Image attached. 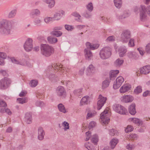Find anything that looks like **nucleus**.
Segmentation results:
<instances>
[{
  "label": "nucleus",
  "mask_w": 150,
  "mask_h": 150,
  "mask_svg": "<svg viewBox=\"0 0 150 150\" xmlns=\"http://www.w3.org/2000/svg\"><path fill=\"white\" fill-rule=\"evenodd\" d=\"M15 23L14 20L2 19L1 21V33L5 35L11 34L13 28V25Z\"/></svg>",
  "instance_id": "nucleus-1"
},
{
  "label": "nucleus",
  "mask_w": 150,
  "mask_h": 150,
  "mask_svg": "<svg viewBox=\"0 0 150 150\" xmlns=\"http://www.w3.org/2000/svg\"><path fill=\"white\" fill-rule=\"evenodd\" d=\"M41 54L45 57H48L53 54L54 52V49L48 44H42L40 46Z\"/></svg>",
  "instance_id": "nucleus-2"
},
{
  "label": "nucleus",
  "mask_w": 150,
  "mask_h": 150,
  "mask_svg": "<svg viewBox=\"0 0 150 150\" xmlns=\"http://www.w3.org/2000/svg\"><path fill=\"white\" fill-rule=\"evenodd\" d=\"M112 50L109 47H103L100 51V57L102 59H105L109 58L112 55Z\"/></svg>",
  "instance_id": "nucleus-3"
},
{
  "label": "nucleus",
  "mask_w": 150,
  "mask_h": 150,
  "mask_svg": "<svg viewBox=\"0 0 150 150\" xmlns=\"http://www.w3.org/2000/svg\"><path fill=\"white\" fill-rule=\"evenodd\" d=\"M139 10L140 16L141 20H142L146 17L147 14H148L150 16V6L146 7L144 6L141 5Z\"/></svg>",
  "instance_id": "nucleus-4"
},
{
  "label": "nucleus",
  "mask_w": 150,
  "mask_h": 150,
  "mask_svg": "<svg viewBox=\"0 0 150 150\" xmlns=\"http://www.w3.org/2000/svg\"><path fill=\"white\" fill-rule=\"evenodd\" d=\"M121 35V40L124 43H127L131 37L130 32L127 30L123 31Z\"/></svg>",
  "instance_id": "nucleus-5"
},
{
  "label": "nucleus",
  "mask_w": 150,
  "mask_h": 150,
  "mask_svg": "<svg viewBox=\"0 0 150 150\" xmlns=\"http://www.w3.org/2000/svg\"><path fill=\"white\" fill-rule=\"evenodd\" d=\"M100 118L102 122L104 124L107 125L110 121L108 111L107 110H105L100 115Z\"/></svg>",
  "instance_id": "nucleus-6"
},
{
  "label": "nucleus",
  "mask_w": 150,
  "mask_h": 150,
  "mask_svg": "<svg viewBox=\"0 0 150 150\" xmlns=\"http://www.w3.org/2000/svg\"><path fill=\"white\" fill-rule=\"evenodd\" d=\"M33 40L32 39L28 38L27 39L24 45L25 50L27 52H29L31 51L33 47Z\"/></svg>",
  "instance_id": "nucleus-7"
},
{
  "label": "nucleus",
  "mask_w": 150,
  "mask_h": 150,
  "mask_svg": "<svg viewBox=\"0 0 150 150\" xmlns=\"http://www.w3.org/2000/svg\"><path fill=\"white\" fill-rule=\"evenodd\" d=\"M10 79L7 77H4L1 81V89H5L7 88L11 83Z\"/></svg>",
  "instance_id": "nucleus-8"
},
{
  "label": "nucleus",
  "mask_w": 150,
  "mask_h": 150,
  "mask_svg": "<svg viewBox=\"0 0 150 150\" xmlns=\"http://www.w3.org/2000/svg\"><path fill=\"white\" fill-rule=\"evenodd\" d=\"M10 59L11 62L14 64H20L23 66H25L27 64V61L25 59H23L18 60L14 57H10Z\"/></svg>",
  "instance_id": "nucleus-9"
},
{
  "label": "nucleus",
  "mask_w": 150,
  "mask_h": 150,
  "mask_svg": "<svg viewBox=\"0 0 150 150\" xmlns=\"http://www.w3.org/2000/svg\"><path fill=\"white\" fill-rule=\"evenodd\" d=\"M124 81V78L122 76L118 77L116 79V81L115 82L113 85V88L115 89L119 88Z\"/></svg>",
  "instance_id": "nucleus-10"
},
{
  "label": "nucleus",
  "mask_w": 150,
  "mask_h": 150,
  "mask_svg": "<svg viewBox=\"0 0 150 150\" xmlns=\"http://www.w3.org/2000/svg\"><path fill=\"white\" fill-rule=\"evenodd\" d=\"M99 99L97 103L98 110H100L103 106L107 100V98L106 97L103 96L102 95H100L99 96Z\"/></svg>",
  "instance_id": "nucleus-11"
},
{
  "label": "nucleus",
  "mask_w": 150,
  "mask_h": 150,
  "mask_svg": "<svg viewBox=\"0 0 150 150\" xmlns=\"http://www.w3.org/2000/svg\"><path fill=\"white\" fill-rule=\"evenodd\" d=\"M84 52L86 60L90 61L92 59L93 56V54L89 49L86 48L84 49Z\"/></svg>",
  "instance_id": "nucleus-12"
},
{
  "label": "nucleus",
  "mask_w": 150,
  "mask_h": 150,
  "mask_svg": "<svg viewBox=\"0 0 150 150\" xmlns=\"http://www.w3.org/2000/svg\"><path fill=\"white\" fill-rule=\"evenodd\" d=\"M127 55L129 58L132 60H137L139 58L138 54L134 52H129L127 53Z\"/></svg>",
  "instance_id": "nucleus-13"
},
{
  "label": "nucleus",
  "mask_w": 150,
  "mask_h": 150,
  "mask_svg": "<svg viewBox=\"0 0 150 150\" xmlns=\"http://www.w3.org/2000/svg\"><path fill=\"white\" fill-rule=\"evenodd\" d=\"M86 45L87 47L86 48L92 50H96L99 47V45L98 44H91L89 42H86Z\"/></svg>",
  "instance_id": "nucleus-14"
},
{
  "label": "nucleus",
  "mask_w": 150,
  "mask_h": 150,
  "mask_svg": "<svg viewBox=\"0 0 150 150\" xmlns=\"http://www.w3.org/2000/svg\"><path fill=\"white\" fill-rule=\"evenodd\" d=\"M57 95L59 96L64 97L66 96V92L64 88L62 86L58 87L57 89Z\"/></svg>",
  "instance_id": "nucleus-15"
},
{
  "label": "nucleus",
  "mask_w": 150,
  "mask_h": 150,
  "mask_svg": "<svg viewBox=\"0 0 150 150\" xmlns=\"http://www.w3.org/2000/svg\"><path fill=\"white\" fill-rule=\"evenodd\" d=\"M134 99L133 97L130 95H126L121 97V100L122 101L127 103L132 102Z\"/></svg>",
  "instance_id": "nucleus-16"
},
{
  "label": "nucleus",
  "mask_w": 150,
  "mask_h": 150,
  "mask_svg": "<svg viewBox=\"0 0 150 150\" xmlns=\"http://www.w3.org/2000/svg\"><path fill=\"white\" fill-rule=\"evenodd\" d=\"M96 69L91 64L87 68V74L88 76H91L95 72Z\"/></svg>",
  "instance_id": "nucleus-17"
},
{
  "label": "nucleus",
  "mask_w": 150,
  "mask_h": 150,
  "mask_svg": "<svg viewBox=\"0 0 150 150\" xmlns=\"http://www.w3.org/2000/svg\"><path fill=\"white\" fill-rule=\"evenodd\" d=\"M140 73L141 74H146L150 72V66L147 65L140 68Z\"/></svg>",
  "instance_id": "nucleus-18"
},
{
  "label": "nucleus",
  "mask_w": 150,
  "mask_h": 150,
  "mask_svg": "<svg viewBox=\"0 0 150 150\" xmlns=\"http://www.w3.org/2000/svg\"><path fill=\"white\" fill-rule=\"evenodd\" d=\"M40 14V11L38 9L32 10L30 13V17L32 18H34L35 16H38Z\"/></svg>",
  "instance_id": "nucleus-19"
},
{
  "label": "nucleus",
  "mask_w": 150,
  "mask_h": 150,
  "mask_svg": "<svg viewBox=\"0 0 150 150\" xmlns=\"http://www.w3.org/2000/svg\"><path fill=\"white\" fill-rule=\"evenodd\" d=\"M90 102V98L88 96H85L81 99L80 102V105H83L89 103Z\"/></svg>",
  "instance_id": "nucleus-20"
},
{
  "label": "nucleus",
  "mask_w": 150,
  "mask_h": 150,
  "mask_svg": "<svg viewBox=\"0 0 150 150\" xmlns=\"http://www.w3.org/2000/svg\"><path fill=\"white\" fill-rule=\"evenodd\" d=\"M136 105L134 103H132L130 105L128 108V111L129 113L132 115H134L136 113L135 108Z\"/></svg>",
  "instance_id": "nucleus-21"
},
{
  "label": "nucleus",
  "mask_w": 150,
  "mask_h": 150,
  "mask_svg": "<svg viewBox=\"0 0 150 150\" xmlns=\"http://www.w3.org/2000/svg\"><path fill=\"white\" fill-rule=\"evenodd\" d=\"M45 134V132L43 129L41 127H39L38 129V139L40 140L43 139Z\"/></svg>",
  "instance_id": "nucleus-22"
},
{
  "label": "nucleus",
  "mask_w": 150,
  "mask_h": 150,
  "mask_svg": "<svg viewBox=\"0 0 150 150\" xmlns=\"http://www.w3.org/2000/svg\"><path fill=\"white\" fill-rule=\"evenodd\" d=\"M64 12L63 11H61L56 13L54 15L53 17H52L53 19L55 20H58L64 14Z\"/></svg>",
  "instance_id": "nucleus-23"
},
{
  "label": "nucleus",
  "mask_w": 150,
  "mask_h": 150,
  "mask_svg": "<svg viewBox=\"0 0 150 150\" xmlns=\"http://www.w3.org/2000/svg\"><path fill=\"white\" fill-rule=\"evenodd\" d=\"M131 87L130 85L128 84H125L123 85L120 88V90L121 93H124L129 91Z\"/></svg>",
  "instance_id": "nucleus-24"
},
{
  "label": "nucleus",
  "mask_w": 150,
  "mask_h": 150,
  "mask_svg": "<svg viewBox=\"0 0 150 150\" xmlns=\"http://www.w3.org/2000/svg\"><path fill=\"white\" fill-rule=\"evenodd\" d=\"M119 53L120 57H123L127 51V49L125 46L120 47L119 49Z\"/></svg>",
  "instance_id": "nucleus-25"
},
{
  "label": "nucleus",
  "mask_w": 150,
  "mask_h": 150,
  "mask_svg": "<svg viewBox=\"0 0 150 150\" xmlns=\"http://www.w3.org/2000/svg\"><path fill=\"white\" fill-rule=\"evenodd\" d=\"M25 120L27 124H30L32 122L31 113L29 112L26 113L25 115Z\"/></svg>",
  "instance_id": "nucleus-26"
},
{
  "label": "nucleus",
  "mask_w": 150,
  "mask_h": 150,
  "mask_svg": "<svg viewBox=\"0 0 150 150\" xmlns=\"http://www.w3.org/2000/svg\"><path fill=\"white\" fill-rule=\"evenodd\" d=\"M54 68L55 69H57V70L59 69V70L60 71L61 70V72H62V73H66V71H67V70H66V69L65 68L62 66V65H60L58 66V65L57 64H55L54 65ZM54 67L53 66L52 67Z\"/></svg>",
  "instance_id": "nucleus-27"
},
{
  "label": "nucleus",
  "mask_w": 150,
  "mask_h": 150,
  "mask_svg": "<svg viewBox=\"0 0 150 150\" xmlns=\"http://www.w3.org/2000/svg\"><path fill=\"white\" fill-rule=\"evenodd\" d=\"M118 142V140L117 139L113 138L112 139L110 142V145L111 148L112 149H114Z\"/></svg>",
  "instance_id": "nucleus-28"
},
{
  "label": "nucleus",
  "mask_w": 150,
  "mask_h": 150,
  "mask_svg": "<svg viewBox=\"0 0 150 150\" xmlns=\"http://www.w3.org/2000/svg\"><path fill=\"white\" fill-rule=\"evenodd\" d=\"M119 73V71L118 70H112L110 74V80H113L114 79L117 75Z\"/></svg>",
  "instance_id": "nucleus-29"
},
{
  "label": "nucleus",
  "mask_w": 150,
  "mask_h": 150,
  "mask_svg": "<svg viewBox=\"0 0 150 150\" xmlns=\"http://www.w3.org/2000/svg\"><path fill=\"white\" fill-rule=\"evenodd\" d=\"M7 55L6 53L1 52V65H4L5 64L4 59L7 58Z\"/></svg>",
  "instance_id": "nucleus-30"
},
{
  "label": "nucleus",
  "mask_w": 150,
  "mask_h": 150,
  "mask_svg": "<svg viewBox=\"0 0 150 150\" xmlns=\"http://www.w3.org/2000/svg\"><path fill=\"white\" fill-rule=\"evenodd\" d=\"M47 40L48 42L51 44H54L56 43L58 40L57 38L52 36L48 37Z\"/></svg>",
  "instance_id": "nucleus-31"
},
{
  "label": "nucleus",
  "mask_w": 150,
  "mask_h": 150,
  "mask_svg": "<svg viewBox=\"0 0 150 150\" xmlns=\"http://www.w3.org/2000/svg\"><path fill=\"white\" fill-rule=\"evenodd\" d=\"M114 2L115 6L118 8H120L122 5V0H114Z\"/></svg>",
  "instance_id": "nucleus-32"
},
{
  "label": "nucleus",
  "mask_w": 150,
  "mask_h": 150,
  "mask_svg": "<svg viewBox=\"0 0 150 150\" xmlns=\"http://www.w3.org/2000/svg\"><path fill=\"white\" fill-rule=\"evenodd\" d=\"M17 13V10L15 9H13L10 11L8 15V17L9 18H14L16 16Z\"/></svg>",
  "instance_id": "nucleus-33"
},
{
  "label": "nucleus",
  "mask_w": 150,
  "mask_h": 150,
  "mask_svg": "<svg viewBox=\"0 0 150 150\" xmlns=\"http://www.w3.org/2000/svg\"><path fill=\"white\" fill-rule=\"evenodd\" d=\"M43 1L48 4V6L49 8L53 7L55 4V1L54 0H43Z\"/></svg>",
  "instance_id": "nucleus-34"
},
{
  "label": "nucleus",
  "mask_w": 150,
  "mask_h": 150,
  "mask_svg": "<svg viewBox=\"0 0 150 150\" xmlns=\"http://www.w3.org/2000/svg\"><path fill=\"white\" fill-rule=\"evenodd\" d=\"M131 119V121L137 125L139 126L142 125V121L141 120L136 118H132Z\"/></svg>",
  "instance_id": "nucleus-35"
},
{
  "label": "nucleus",
  "mask_w": 150,
  "mask_h": 150,
  "mask_svg": "<svg viewBox=\"0 0 150 150\" xmlns=\"http://www.w3.org/2000/svg\"><path fill=\"white\" fill-rule=\"evenodd\" d=\"M110 82V80L109 79H106L103 81L102 83V88L104 89L108 87L109 86Z\"/></svg>",
  "instance_id": "nucleus-36"
},
{
  "label": "nucleus",
  "mask_w": 150,
  "mask_h": 150,
  "mask_svg": "<svg viewBox=\"0 0 150 150\" xmlns=\"http://www.w3.org/2000/svg\"><path fill=\"white\" fill-rule=\"evenodd\" d=\"M72 15L73 16L77 18L76 19V21L81 22H82V20L81 18V16L77 12H74L72 14Z\"/></svg>",
  "instance_id": "nucleus-37"
},
{
  "label": "nucleus",
  "mask_w": 150,
  "mask_h": 150,
  "mask_svg": "<svg viewBox=\"0 0 150 150\" xmlns=\"http://www.w3.org/2000/svg\"><path fill=\"white\" fill-rule=\"evenodd\" d=\"M1 112H6L9 115H11L12 114V112L8 108H6V107L1 108Z\"/></svg>",
  "instance_id": "nucleus-38"
},
{
  "label": "nucleus",
  "mask_w": 150,
  "mask_h": 150,
  "mask_svg": "<svg viewBox=\"0 0 150 150\" xmlns=\"http://www.w3.org/2000/svg\"><path fill=\"white\" fill-rule=\"evenodd\" d=\"M124 61L122 59H118L114 62V64L116 67H119L122 64Z\"/></svg>",
  "instance_id": "nucleus-39"
},
{
  "label": "nucleus",
  "mask_w": 150,
  "mask_h": 150,
  "mask_svg": "<svg viewBox=\"0 0 150 150\" xmlns=\"http://www.w3.org/2000/svg\"><path fill=\"white\" fill-rule=\"evenodd\" d=\"M121 108L119 111V113L122 115L126 114L127 113V109L123 106L121 105Z\"/></svg>",
  "instance_id": "nucleus-40"
},
{
  "label": "nucleus",
  "mask_w": 150,
  "mask_h": 150,
  "mask_svg": "<svg viewBox=\"0 0 150 150\" xmlns=\"http://www.w3.org/2000/svg\"><path fill=\"white\" fill-rule=\"evenodd\" d=\"M51 34L57 37H59L62 35V33L60 31H53L51 32Z\"/></svg>",
  "instance_id": "nucleus-41"
},
{
  "label": "nucleus",
  "mask_w": 150,
  "mask_h": 150,
  "mask_svg": "<svg viewBox=\"0 0 150 150\" xmlns=\"http://www.w3.org/2000/svg\"><path fill=\"white\" fill-rule=\"evenodd\" d=\"M58 108L59 110L61 112L65 113L66 112V110L64 106L62 103L59 104L58 106Z\"/></svg>",
  "instance_id": "nucleus-42"
},
{
  "label": "nucleus",
  "mask_w": 150,
  "mask_h": 150,
  "mask_svg": "<svg viewBox=\"0 0 150 150\" xmlns=\"http://www.w3.org/2000/svg\"><path fill=\"white\" fill-rule=\"evenodd\" d=\"M86 8L87 10L90 12H91L93 10V6L91 2H90L86 5Z\"/></svg>",
  "instance_id": "nucleus-43"
},
{
  "label": "nucleus",
  "mask_w": 150,
  "mask_h": 150,
  "mask_svg": "<svg viewBox=\"0 0 150 150\" xmlns=\"http://www.w3.org/2000/svg\"><path fill=\"white\" fill-rule=\"evenodd\" d=\"M92 143L95 144H96L98 141V137L96 135H93L91 139Z\"/></svg>",
  "instance_id": "nucleus-44"
},
{
  "label": "nucleus",
  "mask_w": 150,
  "mask_h": 150,
  "mask_svg": "<svg viewBox=\"0 0 150 150\" xmlns=\"http://www.w3.org/2000/svg\"><path fill=\"white\" fill-rule=\"evenodd\" d=\"M121 105L120 104H115L112 107L113 110L116 112L119 113L120 108H121Z\"/></svg>",
  "instance_id": "nucleus-45"
},
{
  "label": "nucleus",
  "mask_w": 150,
  "mask_h": 150,
  "mask_svg": "<svg viewBox=\"0 0 150 150\" xmlns=\"http://www.w3.org/2000/svg\"><path fill=\"white\" fill-rule=\"evenodd\" d=\"M129 16V13L127 12H125L122 15L119 16L118 18L119 19L121 20L128 17Z\"/></svg>",
  "instance_id": "nucleus-46"
},
{
  "label": "nucleus",
  "mask_w": 150,
  "mask_h": 150,
  "mask_svg": "<svg viewBox=\"0 0 150 150\" xmlns=\"http://www.w3.org/2000/svg\"><path fill=\"white\" fill-rule=\"evenodd\" d=\"M35 24L37 26H40L42 22L41 20L39 18H36L34 21Z\"/></svg>",
  "instance_id": "nucleus-47"
},
{
  "label": "nucleus",
  "mask_w": 150,
  "mask_h": 150,
  "mask_svg": "<svg viewBox=\"0 0 150 150\" xmlns=\"http://www.w3.org/2000/svg\"><path fill=\"white\" fill-rule=\"evenodd\" d=\"M64 27L68 31H72L74 29L73 26L67 24L65 25Z\"/></svg>",
  "instance_id": "nucleus-48"
},
{
  "label": "nucleus",
  "mask_w": 150,
  "mask_h": 150,
  "mask_svg": "<svg viewBox=\"0 0 150 150\" xmlns=\"http://www.w3.org/2000/svg\"><path fill=\"white\" fill-rule=\"evenodd\" d=\"M38 82L37 80H33L31 81L30 83V86L32 87H35L38 84Z\"/></svg>",
  "instance_id": "nucleus-49"
},
{
  "label": "nucleus",
  "mask_w": 150,
  "mask_h": 150,
  "mask_svg": "<svg viewBox=\"0 0 150 150\" xmlns=\"http://www.w3.org/2000/svg\"><path fill=\"white\" fill-rule=\"evenodd\" d=\"M115 38L113 36L108 37L106 40V41L107 42H113L115 41Z\"/></svg>",
  "instance_id": "nucleus-50"
},
{
  "label": "nucleus",
  "mask_w": 150,
  "mask_h": 150,
  "mask_svg": "<svg viewBox=\"0 0 150 150\" xmlns=\"http://www.w3.org/2000/svg\"><path fill=\"white\" fill-rule=\"evenodd\" d=\"M142 90L141 86H138L134 90V92L136 94H138L142 91Z\"/></svg>",
  "instance_id": "nucleus-51"
},
{
  "label": "nucleus",
  "mask_w": 150,
  "mask_h": 150,
  "mask_svg": "<svg viewBox=\"0 0 150 150\" xmlns=\"http://www.w3.org/2000/svg\"><path fill=\"white\" fill-rule=\"evenodd\" d=\"M17 101L20 103L23 104L27 102L26 98H18L17 99Z\"/></svg>",
  "instance_id": "nucleus-52"
},
{
  "label": "nucleus",
  "mask_w": 150,
  "mask_h": 150,
  "mask_svg": "<svg viewBox=\"0 0 150 150\" xmlns=\"http://www.w3.org/2000/svg\"><path fill=\"white\" fill-rule=\"evenodd\" d=\"M35 105L37 106L42 107L45 105V103L41 101H37L35 103Z\"/></svg>",
  "instance_id": "nucleus-53"
},
{
  "label": "nucleus",
  "mask_w": 150,
  "mask_h": 150,
  "mask_svg": "<svg viewBox=\"0 0 150 150\" xmlns=\"http://www.w3.org/2000/svg\"><path fill=\"white\" fill-rule=\"evenodd\" d=\"M84 16L86 18H91L92 16V14L91 12L86 11L84 13Z\"/></svg>",
  "instance_id": "nucleus-54"
},
{
  "label": "nucleus",
  "mask_w": 150,
  "mask_h": 150,
  "mask_svg": "<svg viewBox=\"0 0 150 150\" xmlns=\"http://www.w3.org/2000/svg\"><path fill=\"white\" fill-rule=\"evenodd\" d=\"M117 131L114 129H111L109 130V134L111 136H114L117 134Z\"/></svg>",
  "instance_id": "nucleus-55"
},
{
  "label": "nucleus",
  "mask_w": 150,
  "mask_h": 150,
  "mask_svg": "<svg viewBox=\"0 0 150 150\" xmlns=\"http://www.w3.org/2000/svg\"><path fill=\"white\" fill-rule=\"evenodd\" d=\"M96 114V113L95 112H89L87 113L86 118L88 119L89 118L92 117L95 115Z\"/></svg>",
  "instance_id": "nucleus-56"
},
{
  "label": "nucleus",
  "mask_w": 150,
  "mask_h": 150,
  "mask_svg": "<svg viewBox=\"0 0 150 150\" xmlns=\"http://www.w3.org/2000/svg\"><path fill=\"white\" fill-rule=\"evenodd\" d=\"M128 44L129 47H134V39L132 38H130L129 40Z\"/></svg>",
  "instance_id": "nucleus-57"
},
{
  "label": "nucleus",
  "mask_w": 150,
  "mask_h": 150,
  "mask_svg": "<svg viewBox=\"0 0 150 150\" xmlns=\"http://www.w3.org/2000/svg\"><path fill=\"white\" fill-rule=\"evenodd\" d=\"M133 128L132 126L130 125L127 126V128L125 129V131L126 132L128 133L131 132L133 130Z\"/></svg>",
  "instance_id": "nucleus-58"
},
{
  "label": "nucleus",
  "mask_w": 150,
  "mask_h": 150,
  "mask_svg": "<svg viewBox=\"0 0 150 150\" xmlns=\"http://www.w3.org/2000/svg\"><path fill=\"white\" fill-rule=\"evenodd\" d=\"M52 17H46L44 19V21L45 23H46L47 24H48L50 21H52Z\"/></svg>",
  "instance_id": "nucleus-59"
},
{
  "label": "nucleus",
  "mask_w": 150,
  "mask_h": 150,
  "mask_svg": "<svg viewBox=\"0 0 150 150\" xmlns=\"http://www.w3.org/2000/svg\"><path fill=\"white\" fill-rule=\"evenodd\" d=\"M61 82L63 83V84L69 87H70V85L72 84V82L69 81H62Z\"/></svg>",
  "instance_id": "nucleus-60"
},
{
  "label": "nucleus",
  "mask_w": 150,
  "mask_h": 150,
  "mask_svg": "<svg viewBox=\"0 0 150 150\" xmlns=\"http://www.w3.org/2000/svg\"><path fill=\"white\" fill-rule=\"evenodd\" d=\"M7 106L6 103L3 100H1V108H4Z\"/></svg>",
  "instance_id": "nucleus-61"
},
{
  "label": "nucleus",
  "mask_w": 150,
  "mask_h": 150,
  "mask_svg": "<svg viewBox=\"0 0 150 150\" xmlns=\"http://www.w3.org/2000/svg\"><path fill=\"white\" fill-rule=\"evenodd\" d=\"M96 123L94 121H91L89 123L88 128L89 129L94 127L96 125Z\"/></svg>",
  "instance_id": "nucleus-62"
},
{
  "label": "nucleus",
  "mask_w": 150,
  "mask_h": 150,
  "mask_svg": "<svg viewBox=\"0 0 150 150\" xmlns=\"http://www.w3.org/2000/svg\"><path fill=\"white\" fill-rule=\"evenodd\" d=\"M145 51L147 53H150V43H149L146 46Z\"/></svg>",
  "instance_id": "nucleus-63"
},
{
  "label": "nucleus",
  "mask_w": 150,
  "mask_h": 150,
  "mask_svg": "<svg viewBox=\"0 0 150 150\" xmlns=\"http://www.w3.org/2000/svg\"><path fill=\"white\" fill-rule=\"evenodd\" d=\"M62 124L64 127L65 130H66V129H69V124L67 122L64 121L63 122Z\"/></svg>",
  "instance_id": "nucleus-64"
}]
</instances>
